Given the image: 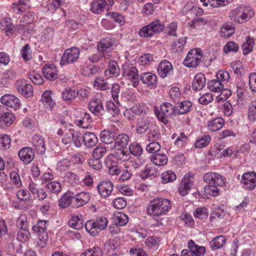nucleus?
<instances>
[{"mask_svg": "<svg viewBox=\"0 0 256 256\" xmlns=\"http://www.w3.org/2000/svg\"><path fill=\"white\" fill-rule=\"evenodd\" d=\"M172 206V202L169 199L155 198L150 200L146 206V212L148 216L155 219L167 215Z\"/></svg>", "mask_w": 256, "mask_h": 256, "instance_id": "obj_1", "label": "nucleus"}, {"mask_svg": "<svg viewBox=\"0 0 256 256\" xmlns=\"http://www.w3.org/2000/svg\"><path fill=\"white\" fill-rule=\"evenodd\" d=\"M254 15V10L248 6H239L230 13V18L235 22L243 24Z\"/></svg>", "mask_w": 256, "mask_h": 256, "instance_id": "obj_2", "label": "nucleus"}, {"mask_svg": "<svg viewBox=\"0 0 256 256\" xmlns=\"http://www.w3.org/2000/svg\"><path fill=\"white\" fill-rule=\"evenodd\" d=\"M165 28L164 24L160 20L156 18L144 26L139 30L138 34L140 38H152L156 34L162 32Z\"/></svg>", "mask_w": 256, "mask_h": 256, "instance_id": "obj_3", "label": "nucleus"}, {"mask_svg": "<svg viewBox=\"0 0 256 256\" xmlns=\"http://www.w3.org/2000/svg\"><path fill=\"white\" fill-rule=\"evenodd\" d=\"M47 223L46 220H39L32 227V230L38 235V246L40 248H44L47 244L48 239V236L46 232Z\"/></svg>", "mask_w": 256, "mask_h": 256, "instance_id": "obj_4", "label": "nucleus"}, {"mask_svg": "<svg viewBox=\"0 0 256 256\" xmlns=\"http://www.w3.org/2000/svg\"><path fill=\"white\" fill-rule=\"evenodd\" d=\"M154 111L158 119L166 124L168 122V118L174 112V107L169 102H164L160 108L154 106Z\"/></svg>", "mask_w": 256, "mask_h": 256, "instance_id": "obj_5", "label": "nucleus"}, {"mask_svg": "<svg viewBox=\"0 0 256 256\" xmlns=\"http://www.w3.org/2000/svg\"><path fill=\"white\" fill-rule=\"evenodd\" d=\"M203 52L200 48H194L188 53L183 64L188 68H196L200 63Z\"/></svg>", "mask_w": 256, "mask_h": 256, "instance_id": "obj_6", "label": "nucleus"}, {"mask_svg": "<svg viewBox=\"0 0 256 256\" xmlns=\"http://www.w3.org/2000/svg\"><path fill=\"white\" fill-rule=\"evenodd\" d=\"M122 76L132 82V86L136 88L139 84L138 72L136 66L126 65L122 68Z\"/></svg>", "mask_w": 256, "mask_h": 256, "instance_id": "obj_7", "label": "nucleus"}, {"mask_svg": "<svg viewBox=\"0 0 256 256\" xmlns=\"http://www.w3.org/2000/svg\"><path fill=\"white\" fill-rule=\"evenodd\" d=\"M80 51L77 48L72 47L66 49L64 52L60 62L61 66H66L76 62L79 58Z\"/></svg>", "mask_w": 256, "mask_h": 256, "instance_id": "obj_8", "label": "nucleus"}, {"mask_svg": "<svg viewBox=\"0 0 256 256\" xmlns=\"http://www.w3.org/2000/svg\"><path fill=\"white\" fill-rule=\"evenodd\" d=\"M204 181L208 184L216 185L220 187L225 185L226 180L220 174L216 172H208L203 176Z\"/></svg>", "mask_w": 256, "mask_h": 256, "instance_id": "obj_9", "label": "nucleus"}, {"mask_svg": "<svg viewBox=\"0 0 256 256\" xmlns=\"http://www.w3.org/2000/svg\"><path fill=\"white\" fill-rule=\"evenodd\" d=\"M242 187L246 190H252L256 186V173L254 171L244 172L240 181Z\"/></svg>", "mask_w": 256, "mask_h": 256, "instance_id": "obj_10", "label": "nucleus"}, {"mask_svg": "<svg viewBox=\"0 0 256 256\" xmlns=\"http://www.w3.org/2000/svg\"><path fill=\"white\" fill-rule=\"evenodd\" d=\"M192 178L193 174H188L184 176L178 190L180 196H185L188 194L194 184Z\"/></svg>", "mask_w": 256, "mask_h": 256, "instance_id": "obj_11", "label": "nucleus"}, {"mask_svg": "<svg viewBox=\"0 0 256 256\" xmlns=\"http://www.w3.org/2000/svg\"><path fill=\"white\" fill-rule=\"evenodd\" d=\"M0 102L5 106L15 110L20 109L22 106L20 100L12 94H6L2 96L0 98Z\"/></svg>", "mask_w": 256, "mask_h": 256, "instance_id": "obj_12", "label": "nucleus"}, {"mask_svg": "<svg viewBox=\"0 0 256 256\" xmlns=\"http://www.w3.org/2000/svg\"><path fill=\"white\" fill-rule=\"evenodd\" d=\"M120 242L116 239H110L104 244V250L106 256H118Z\"/></svg>", "mask_w": 256, "mask_h": 256, "instance_id": "obj_13", "label": "nucleus"}, {"mask_svg": "<svg viewBox=\"0 0 256 256\" xmlns=\"http://www.w3.org/2000/svg\"><path fill=\"white\" fill-rule=\"evenodd\" d=\"M98 193L101 198L108 197L114 190V184L110 180H102L96 186Z\"/></svg>", "mask_w": 256, "mask_h": 256, "instance_id": "obj_14", "label": "nucleus"}, {"mask_svg": "<svg viewBox=\"0 0 256 256\" xmlns=\"http://www.w3.org/2000/svg\"><path fill=\"white\" fill-rule=\"evenodd\" d=\"M142 83L150 89L156 88L157 84V76L150 72H145L140 76Z\"/></svg>", "mask_w": 256, "mask_h": 256, "instance_id": "obj_15", "label": "nucleus"}, {"mask_svg": "<svg viewBox=\"0 0 256 256\" xmlns=\"http://www.w3.org/2000/svg\"><path fill=\"white\" fill-rule=\"evenodd\" d=\"M114 40L110 37H106L102 38L98 42L97 48L99 52L103 54L110 52L112 51L114 48Z\"/></svg>", "mask_w": 256, "mask_h": 256, "instance_id": "obj_16", "label": "nucleus"}, {"mask_svg": "<svg viewBox=\"0 0 256 256\" xmlns=\"http://www.w3.org/2000/svg\"><path fill=\"white\" fill-rule=\"evenodd\" d=\"M30 4V0H18L12 4L11 8L15 14H22L31 8Z\"/></svg>", "mask_w": 256, "mask_h": 256, "instance_id": "obj_17", "label": "nucleus"}, {"mask_svg": "<svg viewBox=\"0 0 256 256\" xmlns=\"http://www.w3.org/2000/svg\"><path fill=\"white\" fill-rule=\"evenodd\" d=\"M16 90L20 94L26 98L33 96L34 90L32 86L24 80L18 82Z\"/></svg>", "mask_w": 256, "mask_h": 256, "instance_id": "obj_18", "label": "nucleus"}, {"mask_svg": "<svg viewBox=\"0 0 256 256\" xmlns=\"http://www.w3.org/2000/svg\"><path fill=\"white\" fill-rule=\"evenodd\" d=\"M20 159L25 164L31 162L34 158V153L32 148L24 147L20 150L18 152Z\"/></svg>", "mask_w": 256, "mask_h": 256, "instance_id": "obj_19", "label": "nucleus"}, {"mask_svg": "<svg viewBox=\"0 0 256 256\" xmlns=\"http://www.w3.org/2000/svg\"><path fill=\"white\" fill-rule=\"evenodd\" d=\"M173 70L172 64L168 60H162L157 68V72L160 76L164 78L167 76Z\"/></svg>", "mask_w": 256, "mask_h": 256, "instance_id": "obj_20", "label": "nucleus"}, {"mask_svg": "<svg viewBox=\"0 0 256 256\" xmlns=\"http://www.w3.org/2000/svg\"><path fill=\"white\" fill-rule=\"evenodd\" d=\"M225 124V120L221 117H217L208 120L206 127L208 130L216 132L220 130Z\"/></svg>", "mask_w": 256, "mask_h": 256, "instance_id": "obj_21", "label": "nucleus"}, {"mask_svg": "<svg viewBox=\"0 0 256 256\" xmlns=\"http://www.w3.org/2000/svg\"><path fill=\"white\" fill-rule=\"evenodd\" d=\"M32 144L37 152L43 154L46 150L44 138L38 134L34 135L32 139Z\"/></svg>", "mask_w": 256, "mask_h": 256, "instance_id": "obj_22", "label": "nucleus"}, {"mask_svg": "<svg viewBox=\"0 0 256 256\" xmlns=\"http://www.w3.org/2000/svg\"><path fill=\"white\" fill-rule=\"evenodd\" d=\"M74 198V206L80 208L86 204L90 199V196L88 192H82L76 194Z\"/></svg>", "mask_w": 256, "mask_h": 256, "instance_id": "obj_23", "label": "nucleus"}, {"mask_svg": "<svg viewBox=\"0 0 256 256\" xmlns=\"http://www.w3.org/2000/svg\"><path fill=\"white\" fill-rule=\"evenodd\" d=\"M88 109L95 115L100 116L102 112L104 110L103 104L101 99L94 97L89 102Z\"/></svg>", "mask_w": 256, "mask_h": 256, "instance_id": "obj_24", "label": "nucleus"}, {"mask_svg": "<svg viewBox=\"0 0 256 256\" xmlns=\"http://www.w3.org/2000/svg\"><path fill=\"white\" fill-rule=\"evenodd\" d=\"M16 198L18 201L25 204L30 207L31 206L32 203V199L30 192L25 188L19 190L16 194Z\"/></svg>", "mask_w": 256, "mask_h": 256, "instance_id": "obj_25", "label": "nucleus"}, {"mask_svg": "<svg viewBox=\"0 0 256 256\" xmlns=\"http://www.w3.org/2000/svg\"><path fill=\"white\" fill-rule=\"evenodd\" d=\"M44 76L49 80L54 81L58 78V70L53 64H46L42 69Z\"/></svg>", "mask_w": 256, "mask_h": 256, "instance_id": "obj_26", "label": "nucleus"}, {"mask_svg": "<svg viewBox=\"0 0 256 256\" xmlns=\"http://www.w3.org/2000/svg\"><path fill=\"white\" fill-rule=\"evenodd\" d=\"M188 246V250L186 249L188 252L191 253L192 256H203L206 252L204 246H198L192 240H189Z\"/></svg>", "mask_w": 256, "mask_h": 256, "instance_id": "obj_27", "label": "nucleus"}, {"mask_svg": "<svg viewBox=\"0 0 256 256\" xmlns=\"http://www.w3.org/2000/svg\"><path fill=\"white\" fill-rule=\"evenodd\" d=\"M16 119L14 115L10 112L0 114V127L5 128L10 126Z\"/></svg>", "mask_w": 256, "mask_h": 256, "instance_id": "obj_28", "label": "nucleus"}, {"mask_svg": "<svg viewBox=\"0 0 256 256\" xmlns=\"http://www.w3.org/2000/svg\"><path fill=\"white\" fill-rule=\"evenodd\" d=\"M107 4L106 0H93L90 3V10L94 14H100L104 12Z\"/></svg>", "mask_w": 256, "mask_h": 256, "instance_id": "obj_29", "label": "nucleus"}, {"mask_svg": "<svg viewBox=\"0 0 256 256\" xmlns=\"http://www.w3.org/2000/svg\"><path fill=\"white\" fill-rule=\"evenodd\" d=\"M206 85L205 76L200 72L197 74L194 80L192 85V89L194 91L202 90Z\"/></svg>", "mask_w": 256, "mask_h": 256, "instance_id": "obj_30", "label": "nucleus"}, {"mask_svg": "<svg viewBox=\"0 0 256 256\" xmlns=\"http://www.w3.org/2000/svg\"><path fill=\"white\" fill-rule=\"evenodd\" d=\"M52 91L47 90L42 94L41 102L46 109L52 110L56 104L52 98Z\"/></svg>", "mask_w": 256, "mask_h": 256, "instance_id": "obj_31", "label": "nucleus"}, {"mask_svg": "<svg viewBox=\"0 0 256 256\" xmlns=\"http://www.w3.org/2000/svg\"><path fill=\"white\" fill-rule=\"evenodd\" d=\"M84 144L86 148L94 147L98 142V138L95 134L90 132H86L82 136Z\"/></svg>", "mask_w": 256, "mask_h": 256, "instance_id": "obj_32", "label": "nucleus"}, {"mask_svg": "<svg viewBox=\"0 0 256 256\" xmlns=\"http://www.w3.org/2000/svg\"><path fill=\"white\" fill-rule=\"evenodd\" d=\"M226 238L225 236L220 235L214 238L209 243L210 246L212 250L220 249L225 245Z\"/></svg>", "mask_w": 256, "mask_h": 256, "instance_id": "obj_33", "label": "nucleus"}, {"mask_svg": "<svg viewBox=\"0 0 256 256\" xmlns=\"http://www.w3.org/2000/svg\"><path fill=\"white\" fill-rule=\"evenodd\" d=\"M129 142V136L126 134H120L116 138L114 144V149L126 148Z\"/></svg>", "mask_w": 256, "mask_h": 256, "instance_id": "obj_34", "label": "nucleus"}, {"mask_svg": "<svg viewBox=\"0 0 256 256\" xmlns=\"http://www.w3.org/2000/svg\"><path fill=\"white\" fill-rule=\"evenodd\" d=\"M150 160L155 165L163 166L168 163V159L164 154L156 153L150 156Z\"/></svg>", "mask_w": 256, "mask_h": 256, "instance_id": "obj_35", "label": "nucleus"}, {"mask_svg": "<svg viewBox=\"0 0 256 256\" xmlns=\"http://www.w3.org/2000/svg\"><path fill=\"white\" fill-rule=\"evenodd\" d=\"M186 43V38L182 37L174 40L171 46L172 51L174 53L182 52Z\"/></svg>", "mask_w": 256, "mask_h": 256, "instance_id": "obj_36", "label": "nucleus"}, {"mask_svg": "<svg viewBox=\"0 0 256 256\" xmlns=\"http://www.w3.org/2000/svg\"><path fill=\"white\" fill-rule=\"evenodd\" d=\"M109 68L106 70L105 74L111 77H116L119 75L120 68L116 60H110L108 62Z\"/></svg>", "mask_w": 256, "mask_h": 256, "instance_id": "obj_37", "label": "nucleus"}, {"mask_svg": "<svg viewBox=\"0 0 256 256\" xmlns=\"http://www.w3.org/2000/svg\"><path fill=\"white\" fill-rule=\"evenodd\" d=\"M210 140L211 137L209 134L200 136L194 142V148H202L206 147L210 144Z\"/></svg>", "mask_w": 256, "mask_h": 256, "instance_id": "obj_38", "label": "nucleus"}, {"mask_svg": "<svg viewBox=\"0 0 256 256\" xmlns=\"http://www.w3.org/2000/svg\"><path fill=\"white\" fill-rule=\"evenodd\" d=\"M234 32V24L232 22H227L223 24L220 30L221 36L228 38Z\"/></svg>", "mask_w": 256, "mask_h": 256, "instance_id": "obj_39", "label": "nucleus"}, {"mask_svg": "<svg viewBox=\"0 0 256 256\" xmlns=\"http://www.w3.org/2000/svg\"><path fill=\"white\" fill-rule=\"evenodd\" d=\"M149 124L150 122L146 118L138 119L136 125V132L138 134L145 133L148 128Z\"/></svg>", "mask_w": 256, "mask_h": 256, "instance_id": "obj_40", "label": "nucleus"}, {"mask_svg": "<svg viewBox=\"0 0 256 256\" xmlns=\"http://www.w3.org/2000/svg\"><path fill=\"white\" fill-rule=\"evenodd\" d=\"M81 118L77 120V124L79 127L88 128L92 122V120L90 114L84 112L82 114Z\"/></svg>", "mask_w": 256, "mask_h": 256, "instance_id": "obj_41", "label": "nucleus"}, {"mask_svg": "<svg viewBox=\"0 0 256 256\" xmlns=\"http://www.w3.org/2000/svg\"><path fill=\"white\" fill-rule=\"evenodd\" d=\"M114 134L110 130H103L100 134L101 142L106 144H112L114 141Z\"/></svg>", "mask_w": 256, "mask_h": 256, "instance_id": "obj_42", "label": "nucleus"}, {"mask_svg": "<svg viewBox=\"0 0 256 256\" xmlns=\"http://www.w3.org/2000/svg\"><path fill=\"white\" fill-rule=\"evenodd\" d=\"M112 220L114 223L119 226H124L128 222V218L124 213L118 212L114 214Z\"/></svg>", "mask_w": 256, "mask_h": 256, "instance_id": "obj_43", "label": "nucleus"}, {"mask_svg": "<svg viewBox=\"0 0 256 256\" xmlns=\"http://www.w3.org/2000/svg\"><path fill=\"white\" fill-rule=\"evenodd\" d=\"M85 228L87 232L92 236H95L99 234L100 230L96 225L95 220H88L85 224Z\"/></svg>", "mask_w": 256, "mask_h": 256, "instance_id": "obj_44", "label": "nucleus"}, {"mask_svg": "<svg viewBox=\"0 0 256 256\" xmlns=\"http://www.w3.org/2000/svg\"><path fill=\"white\" fill-rule=\"evenodd\" d=\"M207 86L210 90L215 92H221L224 88V84L217 79L208 81Z\"/></svg>", "mask_w": 256, "mask_h": 256, "instance_id": "obj_45", "label": "nucleus"}, {"mask_svg": "<svg viewBox=\"0 0 256 256\" xmlns=\"http://www.w3.org/2000/svg\"><path fill=\"white\" fill-rule=\"evenodd\" d=\"M103 251L102 248L98 246L85 250L81 253L80 256H102Z\"/></svg>", "mask_w": 256, "mask_h": 256, "instance_id": "obj_46", "label": "nucleus"}, {"mask_svg": "<svg viewBox=\"0 0 256 256\" xmlns=\"http://www.w3.org/2000/svg\"><path fill=\"white\" fill-rule=\"evenodd\" d=\"M78 96L76 91L70 87L66 88L62 92V98L66 102L74 100Z\"/></svg>", "mask_w": 256, "mask_h": 256, "instance_id": "obj_47", "label": "nucleus"}, {"mask_svg": "<svg viewBox=\"0 0 256 256\" xmlns=\"http://www.w3.org/2000/svg\"><path fill=\"white\" fill-rule=\"evenodd\" d=\"M69 226L76 230H79L83 226L82 216H72L68 222Z\"/></svg>", "mask_w": 256, "mask_h": 256, "instance_id": "obj_48", "label": "nucleus"}, {"mask_svg": "<svg viewBox=\"0 0 256 256\" xmlns=\"http://www.w3.org/2000/svg\"><path fill=\"white\" fill-rule=\"evenodd\" d=\"M154 61L153 56L150 54H145L140 56L138 60L139 66L144 68L148 66Z\"/></svg>", "mask_w": 256, "mask_h": 256, "instance_id": "obj_49", "label": "nucleus"}, {"mask_svg": "<svg viewBox=\"0 0 256 256\" xmlns=\"http://www.w3.org/2000/svg\"><path fill=\"white\" fill-rule=\"evenodd\" d=\"M12 140L7 134H0V150H7L11 147Z\"/></svg>", "mask_w": 256, "mask_h": 256, "instance_id": "obj_50", "label": "nucleus"}, {"mask_svg": "<svg viewBox=\"0 0 256 256\" xmlns=\"http://www.w3.org/2000/svg\"><path fill=\"white\" fill-rule=\"evenodd\" d=\"M254 44V38L250 36H246V42L242 46L243 54L246 55L252 52Z\"/></svg>", "mask_w": 256, "mask_h": 256, "instance_id": "obj_51", "label": "nucleus"}, {"mask_svg": "<svg viewBox=\"0 0 256 256\" xmlns=\"http://www.w3.org/2000/svg\"><path fill=\"white\" fill-rule=\"evenodd\" d=\"M11 183L17 188L22 186V184L18 172L16 170H12L10 174Z\"/></svg>", "mask_w": 256, "mask_h": 256, "instance_id": "obj_52", "label": "nucleus"}, {"mask_svg": "<svg viewBox=\"0 0 256 256\" xmlns=\"http://www.w3.org/2000/svg\"><path fill=\"white\" fill-rule=\"evenodd\" d=\"M72 200H74L73 197L69 194L65 193L61 196L58 202V206L62 208H67Z\"/></svg>", "mask_w": 256, "mask_h": 256, "instance_id": "obj_53", "label": "nucleus"}, {"mask_svg": "<svg viewBox=\"0 0 256 256\" xmlns=\"http://www.w3.org/2000/svg\"><path fill=\"white\" fill-rule=\"evenodd\" d=\"M64 178L66 182L70 183L72 186L78 184L80 182L79 176L71 172H66L65 174Z\"/></svg>", "mask_w": 256, "mask_h": 256, "instance_id": "obj_54", "label": "nucleus"}, {"mask_svg": "<svg viewBox=\"0 0 256 256\" xmlns=\"http://www.w3.org/2000/svg\"><path fill=\"white\" fill-rule=\"evenodd\" d=\"M162 183L166 184L174 181L176 178L175 173L171 170L163 172L161 175Z\"/></svg>", "mask_w": 256, "mask_h": 256, "instance_id": "obj_55", "label": "nucleus"}, {"mask_svg": "<svg viewBox=\"0 0 256 256\" xmlns=\"http://www.w3.org/2000/svg\"><path fill=\"white\" fill-rule=\"evenodd\" d=\"M21 56L25 62H28L32 58V50L28 44H26L20 50Z\"/></svg>", "mask_w": 256, "mask_h": 256, "instance_id": "obj_56", "label": "nucleus"}, {"mask_svg": "<svg viewBox=\"0 0 256 256\" xmlns=\"http://www.w3.org/2000/svg\"><path fill=\"white\" fill-rule=\"evenodd\" d=\"M124 149H115L116 151L112 155L116 158V160H119L122 162L127 161L129 159V153Z\"/></svg>", "mask_w": 256, "mask_h": 256, "instance_id": "obj_57", "label": "nucleus"}, {"mask_svg": "<svg viewBox=\"0 0 256 256\" xmlns=\"http://www.w3.org/2000/svg\"><path fill=\"white\" fill-rule=\"evenodd\" d=\"M208 22V20L204 18H194L188 24V26L192 29H197L198 27L203 26Z\"/></svg>", "mask_w": 256, "mask_h": 256, "instance_id": "obj_58", "label": "nucleus"}, {"mask_svg": "<svg viewBox=\"0 0 256 256\" xmlns=\"http://www.w3.org/2000/svg\"><path fill=\"white\" fill-rule=\"evenodd\" d=\"M30 235L28 228H20L17 233V240L24 243L28 240Z\"/></svg>", "mask_w": 256, "mask_h": 256, "instance_id": "obj_59", "label": "nucleus"}, {"mask_svg": "<svg viewBox=\"0 0 256 256\" xmlns=\"http://www.w3.org/2000/svg\"><path fill=\"white\" fill-rule=\"evenodd\" d=\"M130 110L132 111L134 114L140 115L142 114H146L148 109L144 104H137L130 108Z\"/></svg>", "mask_w": 256, "mask_h": 256, "instance_id": "obj_60", "label": "nucleus"}, {"mask_svg": "<svg viewBox=\"0 0 256 256\" xmlns=\"http://www.w3.org/2000/svg\"><path fill=\"white\" fill-rule=\"evenodd\" d=\"M248 118L251 122H254L256 120V100L252 101L250 104Z\"/></svg>", "mask_w": 256, "mask_h": 256, "instance_id": "obj_61", "label": "nucleus"}, {"mask_svg": "<svg viewBox=\"0 0 256 256\" xmlns=\"http://www.w3.org/2000/svg\"><path fill=\"white\" fill-rule=\"evenodd\" d=\"M188 137L183 132H180L176 137L174 142V144L178 148H183L186 146L188 144Z\"/></svg>", "mask_w": 256, "mask_h": 256, "instance_id": "obj_62", "label": "nucleus"}, {"mask_svg": "<svg viewBox=\"0 0 256 256\" xmlns=\"http://www.w3.org/2000/svg\"><path fill=\"white\" fill-rule=\"evenodd\" d=\"M160 240L156 236H152L147 238L145 240L146 245L150 248H157Z\"/></svg>", "mask_w": 256, "mask_h": 256, "instance_id": "obj_63", "label": "nucleus"}, {"mask_svg": "<svg viewBox=\"0 0 256 256\" xmlns=\"http://www.w3.org/2000/svg\"><path fill=\"white\" fill-rule=\"evenodd\" d=\"M130 256H148V253L139 246H136L131 248L130 250Z\"/></svg>", "mask_w": 256, "mask_h": 256, "instance_id": "obj_64", "label": "nucleus"}]
</instances>
